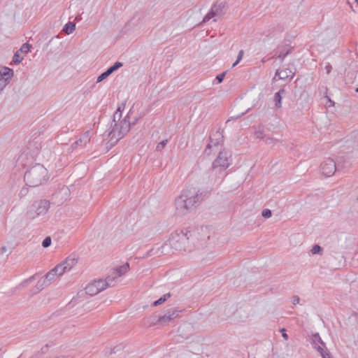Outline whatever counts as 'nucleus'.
I'll use <instances>...</instances> for the list:
<instances>
[{"label": "nucleus", "mask_w": 358, "mask_h": 358, "mask_svg": "<svg viewBox=\"0 0 358 358\" xmlns=\"http://www.w3.org/2000/svg\"><path fill=\"white\" fill-rule=\"evenodd\" d=\"M209 238L206 227L176 231L171 234L163 250H166V246L169 245L175 250L192 252L201 247Z\"/></svg>", "instance_id": "1"}, {"label": "nucleus", "mask_w": 358, "mask_h": 358, "mask_svg": "<svg viewBox=\"0 0 358 358\" xmlns=\"http://www.w3.org/2000/svg\"><path fill=\"white\" fill-rule=\"evenodd\" d=\"M130 113L129 111L124 117H122L120 108H118L115 112L113 122L108 129V136L113 143H116L129 131L131 128Z\"/></svg>", "instance_id": "2"}, {"label": "nucleus", "mask_w": 358, "mask_h": 358, "mask_svg": "<svg viewBox=\"0 0 358 358\" xmlns=\"http://www.w3.org/2000/svg\"><path fill=\"white\" fill-rule=\"evenodd\" d=\"M199 202L198 192L194 188L184 189L175 200L176 210L180 214H185L196 206Z\"/></svg>", "instance_id": "3"}, {"label": "nucleus", "mask_w": 358, "mask_h": 358, "mask_svg": "<svg viewBox=\"0 0 358 358\" xmlns=\"http://www.w3.org/2000/svg\"><path fill=\"white\" fill-rule=\"evenodd\" d=\"M48 179V171L41 164H37L30 169L24 174V181L27 185L37 187L42 185Z\"/></svg>", "instance_id": "4"}, {"label": "nucleus", "mask_w": 358, "mask_h": 358, "mask_svg": "<svg viewBox=\"0 0 358 358\" xmlns=\"http://www.w3.org/2000/svg\"><path fill=\"white\" fill-rule=\"evenodd\" d=\"M50 207L49 201L46 199H40L34 201L26 210V215L31 220L44 216L48 213Z\"/></svg>", "instance_id": "5"}, {"label": "nucleus", "mask_w": 358, "mask_h": 358, "mask_svg": "<svg viewBox=\"0 0 358 358\" xmlns=\"http://www.w3.org/2000/svg\"><path fill=\"white\" fill-rule=\"evenodd\" d=\"M113 286V282L110 277L106 280L99 279L89 283L85 287V293L90 296H94L104 290L107 287Z\"/></svg>", "instance_id": "6"}, {"label": "nucleus", "mask_w": 358, "mask_h": 358, "mask_svg": "<svg viewBox=\"0 0 358 358\" xmlns=\"http://www.w3.org/2000/svg\"><path fill=\"white\" fill-rule=\"evenodd\" d=\"M231 162L232 159L230 152L222 150L219 152L218 156L213 162V167L214 169L224 170L231 164Z\"/></svg>", "instance_id": "7"}, {"label": "nucleus", "mask_w": 358, "mask_h": 358, "mask_svg": "<svg viewBox=\"0 0 358 358\" xmlns=\"http://www.w3.org/2000/svg\"><path fill=\"white\" fill-rule=\"evenodd\" d=\"M61 275H62L61 270L56 266L53 269L48 272L43 279L38 282L37 286L40 289H43L48 286L51 282L56 280L57 277Z\"/></svg>", "instance_id": "8"}, {"label": "nucleus", "mask_w": 358, "mask_h": 358, "mask_svg": "<svg viewBox=\"0 0 358 358\" xmlns=\"http://www.w3.org/2000/svg\"><path fill=\"white\" fill-rule=\"evenodd\" d=\"M225 8L224 2L216 1L211 7L210 10L204 17L203 22H206L215 17H219L222 16L224 13Z\"/></svg>", "instance_id": "9"}, {"label": "nucleus", "mask_w": 358, "mask_h": 358, "mask_svg": "<svg viewBox=\"0 0 358 358\" xmlns=\"http://www.w3.org/2000/svg\"><path fill=\"white\" fill-rule=\"evenodd\" d=\"M14 75L13 70L6 66H0V92L8 85Z\"/></svg>", "instance_id": "10"}, {"label": "nucleus", "mask_w": 358, "mask_h": 358, "mask_svg": "<svg viewBox=\"0 0 358 358\" xmlns=\"http://www.w3.org/2000/svg\"><path fill=\"white\" fill-rule=\"evenodd\" d=\"M320 168L323 175L327 177L331 176L336 170V162L332 158H325L321 163Z\"/></svg>", "instance_id": "11"}, {"label": "nucleus", "mask_w": 358, "mask_h": 358, "mask_svg": "<svg viewBox=\"0 0 358 358\" xmlns=\"http://www.w3.org/2000/svg\"><path fill=\"white\" fill-rule=\"evenodd\" d=\"M78 264V257L76 255H71L66 257L62 262L57 265L61 270L62 275L66 272L70 271Z\"/></svg>", "instance_id": "12"}, {"label": "nucleus", "mask_w": 358, "mask_h": 358, "mask_svg": "<svg viewBox=\"0 0 358 358\" xmlns=\"http://www.w3.org/2000/svg\"><path fill=\"white\" fill-rule=\"evenodd\" d=\"M179 315V311L177 310H169L166 313L163 315H159L157 317V322L160 324L161 325H166L169 322L177 318Z\"/></svg>", "instance_id": "13"}, {"label": "nucleus", "mask_w": 358, "mask_h": 358, "mask_svg": "<svg viewBox=\"0 0 358 358\" xmlns=\"http://www.w3.org/2000/svg\"><path fill=\"white\" fill-rule=\"evenodd\" d=\"M30 48V44L27 43L22 44L20 50H17L13 55V63L15 64H20L24 59V56L29 52Z\"/></svg>", "instance_id": "14"}, {"label": "nucleus", "mask_w": 358, "mask_h": 358, "mask_svg": "<svg viewBox=\"0 0 358 358\" xmlns=\"http://www.w3.org/2000/svg\"><path fill=\"white\" fill-rule=\"evenodd\" d=\"M189 352L194 355L196 358H203L201 355L202 352V344L199 341H194L189 343L188 345Z\"/></svg>", "instance_id": "15"}, {"label": "nucleus", "mask_w": 358, "mask_h": 358, "mask_svg": "<svg viewBox=\"0 0 358 358\" xmlns=\"http://www.w3.org/2000/svg\"><path fill=\"white\" fill-rule=\"evenodd\" d=\"M91 136H92L91 131H85L84 134H83L80 136L79 139L77 140L74 143L75 146L76 148L77 147L83 148V147L86 146V145L90 142Z\"/></svg>", "instance_id": "16"}, {"label": "nucleus", "mask_w": 358, "mask_h": 358, "mask_svg": "<svg viewBox=\"0 0 358 358\" xmlns=\"http://www.w3.org/2000/svg\"><path fill=\"white\" fill-rule=\"evenodd\" d=\"M317 342H314V348L320 352L322 358H331L329 353L324 350V344L321 341L320 338L315 337Z\"/></svg>", "instance_id": "17"}, {"label": "nucleus", "mask_w": 358, "mask_h": 358, "mask_svg": "<svg viewBox=\"0 0 358 358\" xmlns=\"http://www.w3.org/2000/svg\"><path fill=\"white\" fill-rule=\"evenodd\" d=\"M294 75L292 69L287 67H282L277 71L275 76H278L279 79L285 80L286 78H292Z\"/></svg>", "instance_id": "18"}, {"label": "nucleus", "mask_w": 358, "mask_h": 358, "mask_svg": "<svg viewBox=\"0 0 358 358\" xmlns=\"http://www.w3.org/2000/svg\"><path fill=\"white\" fill-rule=\"evenodd\" d=\"M129 269V265L127 264H124L118 268H117L113 272V276H110L111 278V280L113 282V285H115V279L122 276L125 274Z\"/></svg>", "instance_id": "19"}, {"label": "nucleus", "mask_w": 358, "mask_h": 358, "mask_svg": "<svg viewBox=\"0 0 358 358\" xmlns=\"http://www.w3.org/2000/svg\"><path fill=\"white\" fill-rule=\"evenodd\" d=\"M285 94V90L283 89L280 90L279 92H278L277 93L275 94L274 101L275 102V105L276 107L281 108V106H282L281 100H282V95H284Z\"/></svg>", "instance_id": "20"}, {"label": "nucleus", "mask_w": 358, "mask_h": 358, "mask_svg": "<svg viewBox=\"0 0 358 358\" xmlns=\"http://www.w3.org/2000/svg\"><path fill=\"white\" fill-rule=\"evenodd\" d=\"M75 29L76 24L73 22H69L65 24L63 28V31L67 34H71L73 32Z\"/></svg>", "instance_id": "21"}, {"label": "nucleus", "mask_w": 358, "mask_h": 358, "mask_svg": "<svg viewBox=\"0 0 358 358\" xmlns=\"http://www.w3.org/2000/svg\"><path fill=\"white\" fill-rule=\"evenodd\" d=\"M169 297H170V294H166L164 296H162V297H160L158 300L155 301L153 304L155 306L161 305L162 303L165 302Z\"/></svg>", "instance_id": "22"}, {"label": "nucleus", "mask_w": 358, "mask_h": 358, "mask_svg": "<svg viewBox=\"0 0 358 358\" xmlns=\"http://www.w3.org/2000/svg\"><path fill=\"white\" fill-rule=\"evenodd\" d=\"M122 66V64L121 62H117L113 66H111L110 68H108V69L112 74L114 71L117 70Z\"/></svg>", "instance_id": "23"}, {"label": "nucleus", "mask_w": 358, "mask_h": 358, "mask_svg": "<svg viewBox=\"0 0 358 358\" xmlns=\"http://www.w3.org/2000/svg\"><path fill=\"white\" fill-rule=\"evenodd\" d=\"M321 252L322 248L319 245H315L311 249V252L313 255L320 254Z\"/></svg>", "instance_id": "24"}, {"label": "nucleus", "mask_w": 358, "mask_h": 358, "mask_svg": "<svg viewBox=\"0 0 358 358\" xmlns=\"http://www.w3.org/2000/svg\"><path fill=\"white\" fill-rule=\"evenodd\" d=\"M167 142H168L167 140H164V141H161L160 143H159L156 146V150L157 151L162 150L166 146V145L167 144Z\"/></svg>", "instance_id": "25"}, {"label": "nucleus", "mask_w": 358, "mask_h": 358, "mask_svg": "<svg viewBox=\"0 0 358 358\" xmlns=\"http://www.w3.org/2000/svg\"><path fill=\"white\" fill-rule=\"evenodd\" d=\"M347 4L350 7V8L353 11H356L358 8V1H353V3H351L350 1L347 2Z\"/></svg>", "instance_id": "26"}, {"label": "nucleus", "mask_w": 358, "mask_h": 358, "mask_svg": "<svg viewBox=\"0 0 358 358\" xmlns=\"http://www.w3.org/2000/svg\"><path fill=\"white\" fill-rule=\"evenodd\" d=\"M51 244V238L50 237H46L43 241V243H42V245L43 247L44 248H47L48 246H50Z\"/></svg>", "instance_id": "27"}, {"label": "nucleus", "mask_w": 358, "mask_h": 358, "mask_svg": "<svg viewBox=\"0 0 358 358\" xmlns=\"http://www.w3.org/2000/svg\"><path fill=\"white\" fill-rule=\"evenodd\" d=\"M262 215L265 218H269L271 216V211L268 209H265L262 211Z\"/></svg>", "instance_id": "28"}, {"label": "nucleus", "mask_w": 358, "mask_h": 358, "mask_svg": "<svg viewBox=\"0 0 358 358\" xmlns=\"http://www.w3.org/2000/svg\"><path fill=\"white\" fill-rule=\"evenodd\" d=\"M106 78H108L106 76V73H105V72H103V73H101L100 76H98L96 83H100V82L103 81V80H105Z\"/></svg>", "instance_id": "29"}, {"label": "nucleus", "mask_w": 358, "mask_h": 358, "mask_svg": "<svg viewBox=\"0 0 358 358\" xmlns=\"http://www.w3.org/2000/svg\"><path fill=\"white\" fill-rule=\"evenodd\" d=\"M300 301V299L299 296H294L292 297V303L294 304V305H296L299 303Z\"/></svg>", "instance_id": "30"}, {"label": "nucleus", "mask_w": 358, "mask_h": 358, "mask_svg": "<svg viewBox=\"0 0 358 358\" xmlns=\"http://www.w3.org/2000/svg\"><path fill=\"white\" fill-rule=\"evenodd\" d=\"M224 76H225V73H222L216 76V79L217 80L218 83H220L223 81Z\"/></svg>", "instance_id": "31"}, {"label": "nucleus", "mask_w": 358, "mask_h": 358, "mask_svg": "<svg viewBox=\"0 0 358 358\" xmlns=\"http://www.w3.org/2000/svg\"><path fill=\"white\" fill-rule=\"evenodd\" d=\"M243 54H244L243 50H241L239 51L238 57H237V62L241 61V59H243Z\"/></svg>", "instance_id": "32"}, {"label": "nucleus", "mask_w": 358, "mask_h": 358, "mask_svg": "<svg viewBox=\"0 0 358 358\" xmlns=\"http://www.w3.org/2000/svg\"><path fill=\"white\" fill-rule=\"evenodd\" d=\"M324 69L326 70L327 73L329 74L331 71V66L330 65V64H327L324 66Z\"/></svg>", "instance_id": "33"}, {"label": "nucleus", "mask_w": 358, "mask_h": 358, "mask_svg": "<svg viewBox=\"0 0 358 358\" xmlns=\"http://www.w3.org/2000/svg\"><path fill=\"white\" fill-rule=\"evenodd\" d=\"M281 332H282V336L283 337V338H284L285 340H286V341H287V340L288 339V335H287V334L286 333L285 329H281Z\"/></svg>", "instance_id": "34"}, {"label": "nucleus", "mask_w": 358, "mask_h": 358, "mask_svg": "<svg viewBox=\"0 0 358 358\" xmlns=\"http://www.w3.org/2000/svg\"><path fill=\"white\" fill-rule=\"evenodd\" d=\"M210 148H211V145L209 144L207 147V149L206 150L207 155L210 154L209 150H210Z\"/></svg>", "instance_id": "35"}, {"label": "nucleus", "mask_w": 358, "mask_h": 358, "mask_svg": "<svg viewBox=\"0 0 358 358\" xmlns=\"http://www.w3.org/2000/svg\"><path fill=\"white\" fill-rule=\"evenodd\" d=\"M105 73H106V76L107 77H108L111 73L110 72L108 71V69H107L106 71H105Z\"/></svg>", "instance_id": "36"}, {"label": "nucleus", "mask_w": 358, "mask_h": 358, "mask_svg": "<svg viewBox=\"0 0 358 358\" xmlns=\"http://www.w3.org/2000/svg\"><path fill=\"white\" fill-rule=\"evenodd\" d=\"M240 62H237V60L233 64L232 67H235Z\"/></svg>", "instance_id": "37"}, {"label": "nucleus", "mask_w": 358, "mask_h": 358, "mask_svg": "<svg viewBox=\"0 0 358 358\" xmlns=\"http://www.w3.org/2000/svg\"><path fill=\"white\" fill-rule=\"evenodd\" d=\"M33 278H34V277H31V278L29 279V281H31Z\"/></svg>", "instance_id": "38"}, {"label": "nucleus", "mask_w": 358, "mask_h": 358, "mask_svg": "<svg viewBox=\"0 0 358 358\" xmlns=\"http://www.w3.org/2000/svg\"><path fill=\"white\" fill-rule=\"evenodd\" d=\"M192 358H196V357L194 355L192 356Z\"/></svg>", "instance_id": "39"}, {"label": "nucleus", "mask_w": 358, "mask_h": 358, "mask_svg": "<svg viewBox=\"0 0 358 358\" xmlns=\"http://www.w3.org/2000/svg\"><path fill=\"white\" fill-rule=\"evenodd\" d=\"M56 358H62V357H56Z\"/></svg>", "instance_id": "40"}, {"label": "nucleus", "mask_w": 358, "mask_h": 358, "mask_svg": "<svg viewBox=\"0 0 358 358\" xmlns=\"http://www.w3.org/2000/svg\"><path fill=\"white\" fill-rule=\"evenodd\" d=\"M357 92H358V89L357 90Z\"/></svg>", "instance_id": "41"}]
</instances>
